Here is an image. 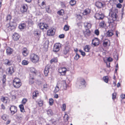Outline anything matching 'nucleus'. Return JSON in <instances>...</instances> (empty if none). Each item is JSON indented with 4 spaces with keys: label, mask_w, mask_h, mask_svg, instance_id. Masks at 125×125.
Listing matches in <instances>:
<instances>
[{
    "label": "nucleus",
    "mask_w": 125,
    "mask_h": 125,
    "mask_svg": "<svg viewBox=\"0 0 125 125\" xmlns=\"http://www.w3.org/2000/svg\"><path fill=\"white\" fill-rule=\"evenodd\" d=\"M76 3V1L74 0H71L70 2V4L72 6L75 5Z\"/></svg>",
    "instance_id": "nucleus-39"
},
{
    "label": "nucleus",
    "mask_w": 125,
    "mask_h": 125,
    "mask_svg": "<svg viewBox=\"0 0 125 125\" xmlns=\"http://www.w3.org/2000/svg\"><path fill=\"white\" fill-rule=\"evenodd\" d=\"M13 51V49L9 47H8L6 48V52L8 55H10L11 54Z\"/></svg>",
    "instance_id": "nucleus-23"
},
{
    "label": "nucleus",
    "mask_w": 125,
    "mask_h": 125,
    "mask_svg": "<svg viewBox=\"0 0 125 125\" xmlns=\"http://www.w3.org/2000/svg\"><path fill=\"white\" fill-rule=\"evenodd\" d=\"M27 101V99L26 98H24L21 101L22 104L25 105Z\"/></svg>",
    "instance_id": "nucleus-50"
},
{
    "label": "nucleus",
    "mask_w": 125,
    "mask_h": 125,
    "mask_svg": "<svg viewBox=\"0 0 125 125\" xmlns=\"http://www.w3.org/2000/svg\"><path fill=\"white\" fill-rule=\"evenodd\" d=\"M54 100L52 98H50L49 99V105H52L53 104Z\"/></svg>",
    "instance_id": "nucleus-48"
},
{
    "label": "nucleus",
    "mask_w": 125,
    "mask_h": 125,
    "mask_svg": "<svg viewBox=\"0 0 125 125\" xmlns=\"http://www.w3.org/2000/svg\"><path fill=\"white\" fill-rule=\"evenodd\" d=\"M22 53L24 56H26L29 54V51L26 48H23L22 50Z\"/></svg>",
    "instance_id": "nucleus-22"
},
{
    "label": "nucleus",
    "mask_w": 125,
    "mask_h": 125,
    "mask_svg": "<svg viewBox=\"0 0 125 125\" xmlns=\"http://www.w3.org/2000/svg\"><path fill=\"white\" fill-rule=\"evenodd\" d=\"M100 43L99 39L97 38H94L92 40V43L94 46L98 45Z\"/></svg>",
    "instance_id": "nucleus-17"
},
{
    "label": "nucleus",
    "mask_w": 125,
    "mask_h": 125,
    "mask_svg": "<svg viewBox=\"0 0 125 125\" xmlns=\"http://www.w3.org/2000/svg\"><path fill=\"white\" fill-rule=\"evenodd\" d=\"M70 26L68 25H65L63 28V30L65 31H67L69 30Z\"/></svg>",
    "instance_id": "nucleus-41"
},
{
    "label": "nucleus",
    "mask_w": 125,
    "mask_h": 125,
    "mask_svg": "<svg viewBox=\"0 0 125 125\" xmlns=\"http://www.w3.org/2000/svg\"><path fill=\"white\" fill-rule=\"evenodd\" d=\"M64 13V11L63 10L61 9L58 11L57 12L58 14L60 15H63Z\"/></svg>",
    "instance_id": "nucleus-42"
},
{
    "label": "nucleus",
    "mask_w": 125,
    "mask_h": 125,
    "mask_svg": "<svg viewBox=\"0 0 125 125\" xmlns=\"http://www.w3.org/2000/svg\"><path fill=\"white\" fill-rule=\"evenodd\" d=\"M45 9L46 11L48 13L51 12V10L50 9V7L49 6H47L46 7Z\"/></svg>",
    "instance_id": "nucleus-46"
},
{
    "label": "nucleus",
    "mask_w": 125,
    "mask_h": 125,
    "mask_svg": "<svg viewBox=\"0 0 125 125\" xmlns=\"http://www.w3.org/2000/svg\"><path fill=\"white\" fill-rule=\"evenodd\" d=\"M40 106H42L43 104V101L41 99H39L36 101Z\"/></svg>",
    "instance_id": "nucleus-31"
},
{
    "label": "nucleus",
    "mask_w": 125,
    "mask_h": 125,
    "mask_svg": "<svg viewBox=\"0 0 125 125\" xmlns=\"http://www.w3.org/2000/svg\"><path fill=\"white\" fill-rule=\"evenodd\" d=\"M47 114L49 116L53 115V113L52 110L50 109H49L47 111Z\"/></svg>",
    "instance_id": "nucleus-33"
},
{
    "label": "nucleus",
    "mask_w": 125,
    "mask_h": 125,
    "mask_svg": "<svg viewBox=\"0 0 125 125\" xmlns=\"http://www.w3.org/2000/svg\"><path fill=\"white\" fill-rule=\"evenodd\" d=\"M95 17L96 19L102 20L104 18V16L103 14H100L99 13H97L95 14Z\"/></svg>",
    "instance_id": "nucleus-18"
},
{
    "label": "nucleus",
    "mask_w": 125,
    "mask_h": 125,
    "mask_svg": "<svg viewBox=\"0 0 125 125\" xmlns=\"http://www.w3.org/2000/svg\"><path fill=\"white\" fill-rule=\"evenodd\" d=\"M61 47V45L60 43H56L54 45L53 51L55 52H57L59 51L60 48Z\"/></svg>",
    "instance_id": "nucleus-6"
},
{
    "label": "nucleus",
    "mask_w": 125,
    "mask_h": 125,
    "mask_svg": "<svg viewBox=\"0 0 125 125\" xmlns=\"http://www.w3.org/2000/svg\"><path fill=\"white\" fill-rule=\"evenodd\" d=\"M91 48V47L90 45H86L85 46L83 50L86 52H90Z\"/></svg>",
    "instance_id": "nucleus-27"
},
{
    "label": "nucleus",
    "mask_w": 125,
    "mask_h": 125,
    "mask_svg": "<svg viewBox=\"0 0 125 125\" xmlns=\"http://www.w3.org/2000/svg\"><path fill=\"white\" fill-rule=\"evenodd\" d=\"M46 1L45 0H38V3L42 8H44L46 7Z\"/></svg>",
    "instance_id": "nucleus-13"
},
{
    "label": "nucleus",
    "mask_w": 125,
    "mask_h": 125,
    "mask_svg": "<svg viewBox=\"0 0 125 125\" xmlns=\"http://www.w3.org/2000/svg\"><path fill=\"white\" fill-rule=\"evenodd\" d=\"M0 100L2 102L6 104L9 101V99L8 97H5L3 96H1Z\"/></svg>",
    "instance_id": "nucleus-25"
},
{
    "label": "nucleus",
    "mask_w": 125,
    "mask_h": 125,
    "mask_svg": "<svg viewBox=\"0 0 125 125\" xmlns=\"http://www.w3.org/2000/svg\"><path fill=\"white\" fill-rule=\"evenodd\" d=\"M120 97L122 99H125V94H122L121 95Z\"/></svg>",
    "instance_id": "nucleus-64"
},
{
    "label": "nucleus",
    "mask_w": 125,
    "mask_h": 125,
    "mask_svg": "<svg viewBox=\"0 0 125 125\" xmlns=\"http://www.w3.org/2000/svg\"><path fill=\"white\" fill-rule=\"evenodd\" d=\"M51 120L52 124L54 125L57 124L58 122V120H55L53 119H52Z\"/></svg>",
    "instance_id": "nucleus-45"
},
{
    "label": "nucleus",
    "mask_w": 125,
    "mask_h": 125,
    "mask_svg": "<svg viewBox=\"0 0 125 125\" xmlns=\"http://www.w3.org/2000/svg\"><path fill=\"white\" fill-rule=\"evenodd\" d=\"M39 28L42 30H43L44 29L47 30L49 27L48 25L44 23H40L38 24Z\"/></svg>",
    "instance_id": "nucleus-7"
},
{
    "label": "nucleus",
    "mask_w": 125,
    "mask_h": 125,
    "mask_svg": "<svg viewBox=\"0 0 125 125\" xmlns=\"http://www.w3.org/2000/svg\"><path fill=\"white\" fill-rule=\"evenodd\" d=\"M48 87V85L47 84H44L43 85V87L42 88V89L43 90H44L46 89H47Z\"/></svg>",
    "instance_id": "nucleus-56"
},
{
    "label": "nucleus",
    "mask_w": 125,
    "mask_h": 125,
    "mask_svg": "<svg viewBox=\"0 0 125 125\" xmlns=\"http://www.w3.org/2000/svg\"><path fill=\"white\" fill-rule=\"evenodd\" d=\"M11 113L12 115H13L16 113L17 111V108L15 106L11 105L10 108Z\"/></svg>",
    "instance_id": "nucleus-11"
},
{
    "label": "nucleus",
    "mask_w": 125,
    "mask_h": 125,
    "mask_svg": "<svg viewBox=\"0 0 125 125\" xmlns=\"http://www.w3.org/2000/svg\"><path fill=\"white\" fill-rule=\"evenodd\" d=\"M30 71L31 73H34L35 75L37 72V71L34 68H31L30 69Z\"/></svg>",
    "instance_id": "nucleus-40"
},
{
    "label": "nucleus",
    "mask_w": 125,
    "mask_h": 125,
    "mask_svg": "<svg viewBox=\"0 0 125 125\" xmlns=\"http://www.w3.org/2000/svg\"><path fill=\"white\" fill-rule=\"evenodd\" d=\"M39 92L38 91H34L32 94V98L33 99H35L39 95Z\"/></svg>",
    "instance_id": "nucleus-24"
},
{
    "label": "nucleus",
    "mask_w": 125,
    "mask_h": 125,
    "mask_svg": "<svg viewBox=\"0 0 125 125\" xmlns=\"http://www.w3.org/2000/svg\"><path fill=\"white\" fill-rule=\"evenodd\" d=\"M69 119V117L68 115L66 114H65L63 117L64 120L66 122L68 121Z\"/></svg>",
    "instance_id": "nucleus-38"
},
{
    "label": "nucleus",
    "mask_w": 125,
    "mask_h": 125,
    "mask_svg": "<svg viewBox=\"0 0 125 125\" xmlns=\"http://www.w3.org/2000/svg\"><path fill=\"white\" fill-rule=\"evenodd\" d=\"M107 60L108 62H111L113 61V59L111 57H109L107 59Z\"/></svg>",
    "instance_id": "nucleus-61"
},
{
    "label": "nucleus",
    "mask_w": 125,
    "mask_h": 125,
    "mask_svg": "<svg viewBox=\"0 0 125 125\" xmlns=\"http://www.w3.org/2000/svg\"><path fill=\"white\" fill-rule=\"evenodd\" d=\"M86 82L85 79L83 78L80 77L79 78L77 81V84L80 88H82L85 87Z\"/></svg>",
    "instance_id": "nucleus-4"
},
{
    "label": "nucleus",
    "mask_w": 125,
    "mask_h": 125,
    "mask_svg": "<svg viewBox=\"0 0 125 125\" xmlns=\"http://www.w3.org/2000/svg\"><path fill=\"white\" fill-rule=\"evenodd\" d=\"M83 33L85 36L87 37L90 35L91 32L89 29H86L85 31H83Z\"/></svg>",
    "instance_id": "nucleus-19"
},
{
    "label": "nucleus",
    "mask_w": 125,
    "mask_h": 125,
    "mask_svg": "<svg viewBox=\"0 0 125 125\" xmlns=\"http://www.w3.org/2000/svg\"><path fill=\"white\" fill-rule=\"evenodd\" d=\"M103 79L104 81L106 83H108L109 78L107 76H104L103 77Z\"/></svg>",
    "instance_id": "nucleus-37"
},
{
    "label": "nucleus",
    "mask_w": 125,
    "mask_h": 125,
    "mask_svg": "<svg viewBox=\"0 0 125 125\" xmlns=\"http://www.w3.org/2000/svg\"><path fill=\"white\" fill-rule=\"evenodd\" d=\"M84 27L87 29H89L91 28L92 24L91 23L88 22H85L84 23Z\"/></svg>",
    "instance_id": "nucleus-26"
},
{
    "label": "nucleus",
    "mask_w": 125,
    "mask_h": 125,
    "mask_svg": "<svg viewBox=\"0 0 125 125\" xmlns=\"http://www.w3.org/2000/svg\"><path fill=\"white\" fill-rule=\"evenodd\" d=\"M117 94L116 93H114L112 94V99L114 101L116 98Z\"/></svg>",
    "instance_id": "nucleus-53"
},
{
    "label": "nucleus",
    "mask_w": 125,
    "mask_h": 125,
    "mask_svg": "<svg viewBox=\"0 0 125 125\" xmlns=\"http://www.w3.org/2000/svg\"><path fill=\"white\" fill-rule=\"evenodd\" d=\"M113 57L117 61L118 60V55L117 53H116L115 54H114L113 56Z\"/></svg>",
    "instance_id": "nucleus-57"
},
{
    "label": "nucleus",
    "mask_w": 125,
    "mask_h": 125,
    "mask_svg": "<svg viewBox=\"0 0 125 125\" xmlns=\"http://www.w3.org/2000/svg\"><path fill=\"white\" fill-rule=\"evenodd\" d=\"M19 107L21 112H25L24 109L23 104H21L19 105Z\"/></svg>",
    "instance_id": "nucleus-34"
},
{
    "label": "nucleus",
    "mask_w": 125,
    "mask_h": 125,
    "mask_svg": "<svg viewBox=\"0 0 125 125\" xmlns=\"http://www.w3.org/2000/svg\"><path fill=\"white\" fill-rule=\"evenodd\" d=\"M66 108V105L65 104H62V110L64 111L65 110Z\"/></svg>",
    "instance_id": "nucleus-60"
},
{
    "label": "nucleus",
    "mask_w": 125,
    "mask_h": 125,
    "mask_svg": "<svg viewBox=\"0 0 125 125\" xmlns=\"http://www.w3.org/2000/svg\"><path fill=\"white\" fill-rule=\"evenodd\" d=\"M51 66L49 65H47L44 71V74L45 76H48V73L49 72V69L50 68Z\"/></svg>",
    "instance_id": "nucleus-16"
},
{
    "label": "nucleus",
    "mask_w": 125,
    "mask_h": 125,
    "mask_svg": "<svg viewBox=\"0 0 125 125\" xmlns=\"http://www.w3.org/2000/svg\"><path fill=\"white\" fill-rule=\"evenodd\" d=\"M109 15L112 18V19L109 20L108 22L109 25L112 29L108 30L106 33V36L107 37H110L114 34V31L116 28V23L115 21L118 18L117 15L114 12V10L113 8L110 9L109 10Z\"/></svg>",
    "instance_id": "nucleus-1"
},
{
    "label": "nucleus",
    "mask_w": 125,
    "mask_h": 125,
    "mask_svg": "<svg viewBox=\"0 0 125 125\" xmlns=\"http://www.w3.org/2000/svg\"><path fill=\"white\" fill-rule=\"evenodd\" d=\"M94 34L97 36H98L99 34V31L98 29L95 30L94 31Z\"/></svg>",
    "instance_id": "nucleus-58"
},
{
    "label": "nucleus",
    "mask_w": 125,
    "mask_h": 125,
    "mask_svg": "<svg viewBox=\"0 0 125 125\" xmlns=\"http://www.w3.org/2000/svg\"><path fill=\"white\" fill-rule=\"evenodd\" d=\"M55 33V32L53 31V29L51 28L48 30L47 31V34L48 36H52Z\"/></svg>",
    "instance_id": "nucleus-21"
},
{
    "label": "nucleus",
    "mask_w": 125,
    "mask_h": 125,
    "mask_svg": "<svg viewBox=\"0 0 125 125\" xmlns=\"http://www.w3.org/2000/svg\"><path fill=\"white\" fill-rule=\"evenodd\" d=\"M79 51L81 53V54L83 56H84L85 55V52L81 50H79Z\"/></svg>",
    "instance_id": "nucleus-59"
},
{
    "label": "nucleus",
    "mask_w": 125,
    "mask_h": 125,
    "mask_svg": "<svg viewBox=\"0 0 125 125\" xmlns=\"http://www.w3.org/2000/svg\"><path fill=\"white\" fill-rule=\"evenodd\" d=\"M70 48L69 46H65L62 52V54L65 56L69 54L70 52Z\"/></svg>",
    "instance_id": "nucleus-5"
},
{
    "label": "nucleus",
    "mask_w": 125,
    "mask_h": 125,
    "mask_svg": "<svg viewBox=\"0 0 125 125\" xmlns=\"http://www.w3.org/2000/svg\"><path fill=\"white\" fill-rule=\"evenodd\" d=\"M62 83L64 89H66L67 87V85L66 81H62Z\"/></svg>",
    "instance_id": "nucleus-47"
},
{
    "label": "nucleus",
    "mask_w": 125,
    "mask_h": 125,
    "mask_svg": "<svg viewBox=\"0 0 125 125\" xmlns=\"http://www.w3.org/2000/svg\"><path fill=\"white\" fill-rule=\"evenodd\" d=\"M30 61L33 63H36L39 62L40 57L39 55L34 53H31L29 55Z\"/></svg>",
    "instance_id": "nucleus-2"
},
{
    "label": "nucleus",
    "mask_w": 125,
    "mask_h": 125,
    "mask_svg": "<svg viewBox=\"0 0 125 125\" xmlns=\"http://www.w3.org/2000/svg\"><path fill=\"white\" fill-rule=\"evenodd\" d=\"M6 28L9 31H14L15 29V27L12 23H8L6 25Z\"/></svg>",
    "instance_id": "nucleus-8"
},
{
    "label": "nucleus",
    "mask_w": 125,
    "mask_h": 125,
    "mask_svg": "<svg viewBox=\"0 0 125 125\" xmlns=\"http://www.w3.org/2000/svg\"><path fill=\"white\" fill-rule=\"evenodd\" d=\"M28 9V6L27 5L24 4L21 5L20 8V10L21 13H24L27 12Z\"/></svg>",
    "instance_id": "nucleus-9"
},
{
    "label": "nucleus",
    "mask_w": 125,
    "mask_h": 125,
    "mask_svg": "<svg viewBox=\"0 0 125 125\" xmlns=\"http://www.w3.org/2000/svg\"><path fill=\"white\" fill-rule=\"evenodd\" d=\"M80 57V56L77 53L74 57V59L75 60H77Z\"/></svg>",
    "instance_id": "nucleus-54"
},
{
    "label": "nucleus",
    "mask_w": 125,
    "mask_h": 125,
    "mask_svg": "<svg viewBox=\"0 0 125 125\" xmlns=\"http://www.w3.org/2000/svg\"><path fill=\"white\" fill-rule=\"evenodd\" d=\"M105 40L107 41H104L103 43V45L104 47H106L108 43V42L109 41L108 39H106Z\"/></svg>",
    "instance_id": "nucleus-51"
},
{
    "label": "nucleus",
    "mask_w": 125,
    "mask_h": 125,
    "mask_svg": "<svg viewBox=\"0 0 125 125\" xmlns=\"http://www.w3.org/2000/svg\"><path fill=\"white\" fill-rule=\"evenodd\" d=\"M34 78L33 77L30 78L29 80V83L31 84L34 83Z\"/></svg>",
    "instance_id": "nucleus-43"
},
{
    "label": "nucleus",
    "mask_w": 125,
    "mask_h": 125,
    "mask_svg": "<svg viewBox=\"0 0 125 125\" xmlns=\"http://www.w3.org/2000/svg\"><path fill=\"white\" fill-rule=\"evenodd\" d=\"M58 60L57 57L54 58L52 59L50 61L51 63H52L53 62H57Z\"/></svg>",
    "instance_id": "nucleus-36"
},
{
    "label": "nucleus",
    "mask_w": 125,
    "mask_h": 125,
    "mask_svg": "<svg viewBox=\"0 0 125 125\" xmlns=\"http://www.w3.org/2000/svg\"><path fill=\"white\" fill-rule=\"evenodd\" d=\"M91 12V10L89 9H86L83 11V14L84 15H87L89 14Z\"/></svg>",
    "instance_id": "nucleus-29"
},
{
    "label": "nucleus",
    "mask_w": 125,
    "mask_h": 125,
    "mask_svg": "<svg viewBox=\"0 0 125 125\" xmlns=\"http://www.w3.org/2000/svg\"><path fill=\"white\" fill-rule=\"evenodd\" d=\"M6 75L5 74L3 75V78L2 79V81L3 83V84H5V82L6 81Z\"/></svg>",
    "instance_id": "nucleus-44"
},
{
    "label": "nucleus",
    "mask_w": 125,
    "mask_h": 125,
    "mask_svg": "<svg viewBox=\"0 0 125 125\" xmlns=\"http://www.w3.org/2000/svg\"><path fill=\"white\" fill-rule=\"evenodd\" d=\"M8 72L7 74L10 75H12L14 71L13 67H10L8 68L7 69Z\"/></svg>",
    "instance_id": "nucleus-15"
},
{
    "label": "nucleus",
    "mask_w": 125,
    "mask_h": 125,
    "mask_svg": "<svg viewBox=\"0 0 125 125\" xmlns=\"http://www.w3.org/2000/svg\"><path fill=\"white\" fill-rule=\"evenodd\" d=\"M26 27V24L25 23H23L20 24H19V28L21 29H24Z\"/></svg>",
    "instance_id": "nucleus-30"
},
{
    "label": "nucleus",
    "mask_w": 125,
    "mask_h": 125,
    "mask_svg": "<svg viewBox=\"0 0 125 125\" xmlns=\"http://www.w3.org/2000/svg\"><path fill=\"white\" fill-rule=\"evenodd\" d=\"M12 19L11 16V15L8 14L6 17V21H10Z\"/></svg>",
    "instance_id": "nucleus-32"
},
{
    "label": "nucleus",
    "mask_w": 125,
    "mask_h": 125,
    "mask_svg": "<svg viewBox=\"0 0 125 125\" xmlns=\"http://www.w3.org/2000/svg\"><path fill=\"white\" fill-rule=\"evenodd\" d=\"M12 37L13 40L17 41L19 40L20 38V36L18 33H15L13 34Z\"/></svg>",
    "instance_id": "nucleus-20"
},
{
    "label": "nucleus",
    "mask_w": 125,
    "mask_h": 125,
    "mask_svg": "<svg viewBox=\"0 0 125 125\" xmlns=\"http://www.w3.org/2000/svg\"><path fill=\"white\" fill-rule=\"evenodd\" d=\"M59 37L60 38H63L64 37V35L63 34H60L59 36Z\"/></svg>",
    "instance_id": "nucleus-62"
},
{
    "label": "nucleus",
    "mask_w": 125,
    "mask_h": 125,
    "mask_svg": "<svg viewBox=\"0 0 125 125\" xmlns=\"http://www.w3.org/2000/svg\"><path fill=\"white\" fill-rule=\"evenodd\" d=\"M13 61L12 60H10L8 59H6L4 60V64L6 65L10 66L12 65Z\"/></svg>",
    "instance_id": "nucleus-14"
},
{
    "label": "nucleus",
    "mask_w": 125,
    "mask_h": 125,
    "mask_svg": "<svg viewBox=\"0 0 125 125\" xmlns=\"http://www.w3.org/2000/svg\"><path fill=\"white\" fill-rule=\"evenodd\" d=\"M1 118L4 121L7 120V121L6 123V125L9 124L10 122V120L9 119L8 116L6 114H4L2 115L1 116Z\"/></svg>",
    "instance_id": "nucleus-10"
},
{
    "label": "nucleus",
    "mask_w": 125,
    "mask_h": 125,
    "mask_svg": "<svg viewBox=\"0 0 125 125\" xmlns=\"http://www.w3.org/2000/svg\"><path fill=\"white\" fill-rule=\"evenodd\" d=\"M95 5L98 8H101L103 6V4L102 2L100 1H97L95 3Z\"/></svg>",
    "instance_id": "nucleus-28"
},
{
    "label": "nucleus",
    "mask_w": 125,
    "mask_h": 125,
    "mask_svg": "<svg viewBox=\"0 0 125 125\" xmlns=\"http://www.w3.org/2000/svg\"><path fill=\"white\" fill-rule=\"evenodd\" d=\"M29 63V62L28 61L25 60H24L22 61V63L23 65H27Z\"/></svg>",
    "instance_id": "nucleus-49"
},
{
    "label": "nucleus",
    "mask_w": 125,
    "mask_h": 125,
    "mask_svg": "<svg viewBox=\"0 0 125 125\" xmlns=\"http://www.w3.org/2000/svg\"><path fill=\"white\" fill-rule=\"evenodd\" d=\"M23 117V115L22 114H20L18 116L17 118V119L21 120L22 119Z\"/></svg>",
    "instance_id": "nucleus-52"
},
{
    "label": "nucleus",
    "mask_w": 125,
    "mask_h": 125,
    "mask_svg": "<svg viewBox=\"0 0 125 125\" xmlns=\"http://www.w3.org/2000/svg\"><path fill=\"white\" fill-rule=\"evenodd\" d=\"M99 25L100 27L103 28L106 26V24L105 23L104 21H102L99 23Z\"/></svg>",
    "instance_id": "nucleus-35"
},
{
    "label": "nucleus",
    "mask_w": 125,
    "mask_h": 125,
    "mask_svg": "<svg viewBox=\"0 0 125 125\" xmlns=\"http://www.w3.org/2000/svg\"><path fill=\"white\" fill-rule=\"evenodd\" d=\"M59 89L58 86H56L55 88L54 92L55 93H56L58 92L59 90Z\"/></svg>",
    "instance_id": "nucleus-55"
},
{
    "label": "nucleus",
    "mask_w": 125,
    "mask_h": 125,
    "mask_svg": "<svg viewBox=\"0 0 125 125\" xmlns=\"http://www.w3.org/2000/svg\"><path fill=\"white\" fill-rule=\"evenodd\" d=\"M116 7L119 8H121L122 7V5L121 4L119 3L117 4Z\"/></svg>",
    "instance_id": "nucleus-63"
},
{
    "label": "nucleus",
    "mask_w": 125,
    "mask_h": 125,
    "mask_svg": "<svg viewBox=\"0 0 125 125\" xmlns=\"http://www.w3.org/2000/svg\"><path fill=\"white\" fill-rule=\"evenodd\" d=\"M67 71V69L65 67L60 68L59 69V72L61 75H64L66 74Z\"/></svg>",
    "instance_id": "nucleus-12"
},
{
    "label": "nucleus",
    "mask_w": 125,
    "mask_h": 125,
    "mask_svg": "<svg viewBox=\"0 0 125 125\" xmlns=\"http://www.w3.org/2000/svg\"><path fill=\"white\" fill-rule=\"evenodd\" d=\"M12 85L13 87L15 88H19L22 85L21 79L18 78H15L12 81Z\"/></svg>",
    "instance_id": "nucleus-3"
}]
</instances>
